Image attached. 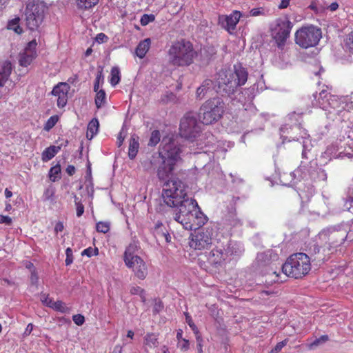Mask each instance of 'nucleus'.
Listing matches in <instances>:
<instances>
[{"label":"nucleus","mask_w":353,"mask_h":353,"mask_svg":"<svg viewBox=\"0 0 353 353\" xmlns=\"http://www.w3.org/2000/svg\"><path fill=\"white\" fill-rule=\"evenodd\" d=\"M139 137L134 134L131 136L130 142H129V148H128V157L130 159H134L139 149Z\"/></svg>","instance_id":"nucleus-19"},{"label":"nucleus","mask_w":353,"mask_h":353,"mask_svg":"<svg viewBox=\"0 0 353 353\" xmlns=\"http://www.w3.org/2000/svg\"><path fill=\"white\" fill-rule=\"evenodd\" d=\"M261 14V11L259 8H253L250 10V14L253 17L258 16Z\"/></svg>","instance_id":"nucleus-56"},{"label":"nucleus","mask_w":353,"mask_h":353,"mask_svg":"<svg viewBox=\"0 0 353 353\" xmlns=\"http://www.w3.org/2000/svg\"><path fill=\"white\" fill-rule=\"evenodd\" d=\"M5 196L7 199H9L12 196V192L10 190L6 188L5 190Z\"/></svg>","instance_id":"nucleus-63"},{"label":"nucleus","mask_w":353,"mask_h":353,"mask_svg":"<svg viewBox=\"0 0 353 353\" xmlns=\"http://www.w3.org/2000/svg\"><path fill=\"white\" fill-rule=\"evenodd\" d=\"M292 23L288 19H278L276 22V32L274 36V39L280 50H283L287 39L289 38Z\"/></svg>","instance_id":"nucleus-13"},{"label":"nucleus","mask_w":353,"mask_h":353,"mask_svg":"<svg viewBox=\"0 0 353 353\" xmlns=\"http://www.w3.org/2000/svg\"><path fill=\"white\" fill-rule=\"evenodd\" d=\"M176 164L164 162L162 160V163L159 166L157 169V176L161 181L168 180L173 173Z\"/></svg>","instance_id":"nucleus-17"},{"label":"nucleus","mask_w":353,"mask_h":353,"mask_svg":"<svg viewBox=\"0 0 353 353\" xmlns=\"http://www.w3.org/2000/svg\"><path fill=\"white\" fill-rule=\"evenodd\" d=\"M72 320L76 325L80 326L84 323L85 317L82 314H77L72 316Z\"/></svg>","instance_id":"nucleus-45"},{"label":"nucleus","mask_w":353,"mask_h":353,"mask_svg":"<svg viewBox=\"0 0 353 353\" xmlns=\"http://www.w3.org/2000/svg\"><path fill=\"white\" fill-rule=\"evenodd\" d=\"M111 78L110 83L112 86L117 85L121 80L120 70L118 67H112L110 72Z\"/></svg>","instance_id":"nucleus-31"},{"label":"nucleus","mask_w":353,"mask_h":353,"mask_svg":"<svg viewBox=\"0 0 353 353\" xmlns=\"http://www.w3.org/2000/svg\"><path fill=\"white\" fill-rule=\"evenodd\" d=\"M100 81L102 83L103 82V75L102 70L99 71L97 75V77L95 79L94 84V91L97 92V90H99V83Z\"/></svg>","instance_id":"nucleus-42"},{"label":"nucleus","mask_w":353,"mask_h":353,"mask_svg":"<svg viewBox=\"0 0 353 353\" xmlns=\"http://www.w3.org/2000/svg\"><path fill=\"white\" fill-rule=\"evenodd\" d=\"M212 84V81L210 79L205 80L203 83L197 88L196 92V98L202 99L206 94Z\"/></svg>","instance_id":"nucleus-26"},{"label":"nucleus","mask_w":353,"mask_h":353,"mask_svg":"<svg viewBox=\"0 0 353 353\" xmlns=\"http://www.w3.org/2000/svg\"><path fill=\"white\" fill-rule=\"evenodd\" d=\"M95 97V104L97 108H101L105 103L106 94L103 90H97Z\"/></svg>","instance_id":"nucleus-32"},{"label":"nucleus","mask_w":353,"mask_h":353,"mask_svg":"<svg viewBox=\"0 0 353 353\" xmlns=\"http://www.w3.org/2000/svg\"><path fill=\"white\" fill-rule=\"evenodd\" d=\"M248 72L241 65H234V69H221L218 72V83L228 94H233L236 90L243 85L248 80Z\"/></svg>","instance_id":"nucleus-4"},{"label":"nucleus","mask_w":353,"mask_h":353,"mask_svg":"<svg viewBox=\"0 0 353 353\" xmlns=\"http://www.w3.org/2000/svg\"><path fill=\"white\" fill-rule=\"evenodd\" d=\"M61 165L57 163V165L52 166L49 171V178L50 179L54 182L59 179H61Z\"/></svg>","instance_id":"nucleus-30"},{"label":"nucleus","mask_w":353,"mask_h":353,"mask_svg":"<svg viewBox=\"0 0 353 353\" xmlns=\"http://www.w3.org/2000/svg\"><path fill=\"white\" fill-rule=\"evenodd\" d=\"M41 301L46 306L52 308L53 305L54 301L49 297L48 294H42L41 296Z\"/></svg>","instance_id":"nucleus-43"},{"label":"nucleus","mask_w":353,"mask_h":353,"mask_svg":"<svg viewBox=\"0 0 353 353\" xmlns=\"http://www.w3.org/2000/svg\"><path fill=\"white\" fill-rule=\"evenodd\" d=\"M64 230L63 223L61 221H58L56 223L54 226V232L57 234L59 232H62Z\"/></svg>","instance_id":"nucleus-52"},{"label":"nucleus","mask_w":353,"mask_h":353,"mask_svg":"<svg viewBox=\"0 0 353 353\" xmlns=\"http://www.w3.org/2000/svg\"><path fill=\"white\" fill-rule=\"evenodd\" d=\"M241 17V13L239 11L234 10L230 15L219 16V23L231 34L236 29Z\"/></svg>","instance_id":"nucleus-16"},{"label":"nucleus","mask_w":353,"mask_h":353,"mask_svg":"<svg viewBox=\"0 0 353 353\" xmlns=\"http://www.w3.org/2000/svg\"><path fill=\"white\" fill-rule=\"evenodd\" d=\"M134 332L132 330L128 331L127 337L132 339L133 337H134Z\"/></svg>","instance_id":"nucleus-64"},{"label":"nucleus","mask_w":353,"mask_h":353,"mask_svg":"<svg viewBox=\"0 0 353 353\" xmlns=\"http://www.w3.org/2000/svg\"><path fill=\"white\" fill-rule=\"evenodd\" d=\"M182 335H183V330L181 329H179L177 330V333H176V338L178 340H181V339H182Z\"/></svg>","instance_id":"nucleus-62"},{"label":"nucleus","mask_w":353,"mask_h":353,"mask_svg":"<svg viewBox=\"0 0 353 353\" xmlns=\"http://www.w3.org/2000/svg\"><path fill=\"white\" fill-rule=\"evenodd\" d=\"M151 45V40L150 38L145 39L139 42L137 45L135 53L140 59H143L148 52Z\"/></svg>","instance_id":"nucleus-20"},{"label":"nucleus","mask_w":353,"mask_h":353,"mask_svg":"<svg viewBox=\"0 0 353 353\" xmlns=\"http://www.w3.org/2000/svg\"><path fill=\"white\" fill-rule=\"evenodd\" d=\"M314 251L315 253H319L322 251L324 254H329L330 252H332V247L330 243H326L323 247H319L316 245H314Z\"/></svg>","instance_id":"nucleus-37"},{"label":"nucleus","mask_w":353,"mask_h":353,"mask_svg":"<svg viewBox=\"0 0 353 353\" xmlns=\"http://www.w3.org/2000/svg\"><path fill=\"white\" fill-rule=\"evenodd\" d=\"M39 281V276L35 270L31 272L30 282L32 285H35L37 288Z\"/></svg>","instance_id":"nucleus-47"},{"label":"nucleus","mask_w":353,"mask_h":353,"mask_svg":"<svg viewBox=\"0 0 353 353\" xmlns=\"http://www.w3.org/2000/svg\"><path fill=\"white\" fill-rule=\"evenodd\" d=\"M66 259H65V265H70L73 262V254L72 250L70 248H68L65 250Z\"/></svg>","instance_id":"nucleus-44"},{"label":"nucleus","mask_w":353,"mask_h":353,"mask_svg":"<svg viewBox=\"0 0 353 353\" xmlns=\"http://www.w3.org/2000/svg\"><path fill=\"white\" fill-rule=\"evenodd\" d=\"M339 7V5L336 2L332 3L330 6V9L332 11L336 10Z\"/></svg>","instance_id":"nucleus-60"},{"label":"nucleus","mask_w":353,"mask_h":353,"mask_svg":"<svg viewBox=\"0 0 353 353\" xmlns=\"http://www.w3.org/2000/svg\"><path fill=\"white\" fill-rule=\"evenodd\" d=\"M37 42L35 39L28 42L24 50L19 55V63L22 67H28L37 57Z\"/></svg>","instance_id":"nucleus-14"},{"label":"nucleus","mask_w":353,"mask_h":353,"mask_svg":"<svg viewBox=\"0 0 353 353\" xmlns=\"http://www.w3.org/2000/svg\"><path fill=\"white\" fill-rule=\"evenodd\" d=\"M162 196L168 206L176 208L173 218L185 230H196L205 223L206 216L196 201L188 197L187 187L181 181L168 180L163 185Z\"/></svg>","instance_id":"nucleus-1"},{"label":"nucleus","mask_w":353,"mask_h":353,"mask_svg":"<svg viewBox=\"0 0 353 353\" xmlns=\"http://www.w3.org/2000/svg\"><path fill=\"white\" fill-rule=\"evenodd\" d=\"M183 345H181L182 350H187L189 347V341L187 339H183Z\"/></svg>","instance_id":"nucleus-58"},{"label":"nucleus","mask_w":353,"mask_h":353,"mask_svg":"<svg viewBox=\"0 0 353 353\" xmlns=\"http://www.w3.org/2000/svg\"><path fill=\"white\" fill-rule=\"evenodd\" d=\"M328 341L327 335H322L321 337L316 339L311 344L310 346H317L321 343H325Z\"/></svg>","instance_id":"nucleus-46"},{"label":"nucleus","mask_w":353,"mask_h":353,"mask_svg":"<svg viewBox=\"0 0 353 353\" xmlns=\"http://www.w3.org/2000/svg\"><path fill=\"white\" fill-rule=\"evenodd\" d=\"M26 26L30 30H36L41 24L44 17L43 6L39 3L30 1L25 10Z\"/></svg>","instance_id":"nucleus-11"},{"label":"nucleus","mask_w":353,"mask_h":353,"mask_svg":"<svg viewBox=\"0 0 353 353\" xmlns=\"http://www.w3.org/2000/svg\"><path fill=\"white\" fill-rule=\"evenodd\" d=\"M61 150V146L51 145L46 148L41 154V160L47 162L52 159Z\"/></svg>","instance_id":"nucleus-21"},{"label":"nucleus","mask_w":353,"mask_h":353,"mask_svg":"<svg viewBox=\"0 0 353 353\" xmlns=\"http://www.w3.org/2000/svg\"><path fill=\"white\" fill-rule=\"evenodd\" d=\"M32 330H33V325L32 323H29L27 325V327L26 329V332L28 333V334H30L31 332L32 331Z\"/></svg>","instance_id":"nucleus-61"},{"label":"nucleus","mask_w":353,"mask_h":353,"mask_svg":"<svg viewBox=\"0 0 353 353\" xmlns=\"http://www.w3.org/2000/svg\"><path fill=\"white\" fill-rule=\"evenodd\" d=\"M225 224L230 228H232L241 226L243 221L242 219L237 216L236 212H232L226 219Z\"/></svg>","instance_id":"nucleus-23"},{"label":"nucleus","mask_w":353,"mask_h":353,"mask_svg":"<svg viewBox=\"0 0 353 353\" xmlns=\"http://www.w3.org/2000/svg\"><path fill=\"white\" fill-rule=\"evenodd\" d=\"M290 0H281V3L279 6V8L281 9L286 8L290 5Z\"/></svg>","instance_id":"nucleus-55"},{"label":"nucleus","mask_w":353,"mask_h":353,"mask_svg":"<svg viewBox=\"0 0 353 353\" xmlns=\"http://www.w3.org/2000/svg\"><path fill=\"white\" fill-rule=\"evenodd\" d=\"M70 90V85L65 82H59L54 86L51 94L57 98L58 108H63L66 105Z\"/></svg>","instance_id":"nucleus-15"},{"label":"nucleus","mask_w":353,"mask_h":353,"mask_svg":"<svg viewBox=\"0 0 353 353\" xmlns=\"http://www.w3.org/2000/svg\"><path fill=\"white\" fill-rule=\"evenodd\" d=\"M344 49L346 52L353 54V30L344 39Z\"/></svg>","instance_id":"nucleus-29"},{"label":"nucleus","mask_w":353,"mask_h":353,"mask_svg":"<svg viewBox=\"0 0 353 353\" xmlns=\"http://www.w3.org/2000/svg\"><path fill=\"white\" fill-rule=\"evenodd\" d=\"M52 309L55 311L60 312L61 313H66L69 311V308L66 306L65 303L62 301H54Z\"/></svg>","instance_id":"nucleus-35"},{"label":"nucleus","mask_w":353,"mask_h":353,"mask_svg":"<svg viewBox=\"0 0 353 353\" xmlns=\"http://www.w3.org/2000/svg\"><path fill=\"white\" fill-rule=\"evenodd\" d=\"M310 257L303 252H296L290 255L281 266V272H272L274 282L282 283L285 281L281 277V273L285 276L294 279H301L309 274L311 270Z\"/></svg>","instance_id":"nucleus-2"},{"label":"nucleus","mask_w":353,"mask_h":353,"mask_svg":"<svg viewBox=\"0 0 353 353\" xmlns=\"http://www.w3.org/2000/svg\"><path fill=\"white\" fill-rule=\"evenodd\" d=\"M8 0H0V13L3 11V8H6Z\"/></svg>","instance_id":"nucleus-57"},{"label":"nucleus","mask_w":353,"mask_h":353,"mask_svg":"<svg viewBox=\"0 0 353 353\" xmlns=\"http://www.w3.org/2000/svg\"><path fill=\"white\" fill-rule=\"evenodd\" d=\"M185 316L186 323L188 324V325L192 330L193 333L196 335V341H199V340L202 341L201 335H200V332H199L197 326L195 325V323L192 321L191 316L188 312H185Z\"/></svg>","instance_id":"nucleus-27"},{"label":"nucleus","mask_w":353,"mask_h":353,"mask_svg":"<svg viewBox=\"0 0 353 353\" xmlns=\"http://www.w3.org/2000/svg\"><path fill=\"white\" fill-rule=\"evenodd\" d=\"M154 20H155V17L154 14H144L140 19V23H141V26H145L149 23L152 22Z\"/></svg>","instance_id":"nucleus-39"},{"label":"nucleus","mask_w":353,"mask_h":353,"mask_svg":"<svg viewBox=\"0 0 353 353\" xmlns=\"http://www.w3.org/2000/svg\"><path fill=\"white\" fill-rule=\"evenodd\" d=\"M99 0H76L77 8L81 10H87L94 7Z\"/></svg>","instance_id":"nucleus-25"},{"label":"nucleus","mask_w":353,"mask_h":353,"mask_svg":"<svg viewBox=\"0 0 353 353\" xmlns=\"http://www.w3.org/2000/svg\"><path fill=\"white\" fill-rule=\"evenodd\" d=\"M84 212V206L81 203H77V216L80 217Z\"/></svg>","instance_id":"nucleus-53"},{"label":"nucleus","mask_w":353,"mask_h":353,"mask_svg":"<svg viewBox=\"0 0 353 353\" xmlns=\"http://www.w3.org/2000/svg\"><path fill=\"white\" fill-rule=\"evenodd\" d=\"M123 141H124V137H122V133L120 132L118 136V141H117L119 147H120L123 144Z\"/></svg>","instance_id":"nucleus-59"},{"label":"nucleus","mask_w":353,"mask_h":353,"mask_svg":"<svg viewBox=\"0 0 353 353\" xmlns=\"http://www.w3.org/2000/svg\"><path fill=\"white\" fill-rule=\"evenodd\" d=\"M163 308V305L161 301L157 302L153 307V312L154 314L159 313Z\"/></svg>","instance_id":"nucleus-51"},{"label":"nucleus","mask_w":353,"mask_h":353,"mask_svg":"<svg viewBox=\"0 0 353 353\" xmlns=\"http://www.w3.org/2000/svg\"><path fill=\"white\" fill-rule=\"evenodd\" d=\"M321 38V30L314 26H303L295 33V42L302 48L316 46Z\"/></svg>","instance_id":"nucleus-8"},{"label":"nucleus","mask_w":353,"mask_h":353,"mask_svg":"<svg viewBox=\"0 0 353 353\" xmlns=\"http://www.w3.org/2000/svg\"><path fill=\"white\" fill-rule=\"evenodd\" d=\"M96 230L98 232L105 234L110 230V223L108 222L99 221L96 225Z\"/></svg>","instance_id":"nucleus-38"},{"label":"nucleus","mask_w":353,"mask_h":353,"mask_svg":"<svg viewBox=\"0 0 353 353\" xmlns=\"http://www.w3.org/2000/svg\"><path fill=\"white\" fill-rule=\"evenodd\" d=\"M76 171L75 167L72 165H68L66 168V172L68 175L72 176Z\"/></svg>","instance_id":"nucleus-54"},{"label":"nucleus","mask_w":353,"mask_h":353,"mask_svg":"<svg viewBox=\"0 0 353 353\" xmlns=\"http://www.w3.org/2000/svg\"><path fill=\"white\" fill-rule=\"evenodd\" d=\"M59 117L57 115L51 116L46 122L43 129L46 131H50L58 122Z\"/></svg>","instance_id":"nucleus-36"},{"label":"nucleus","mask_w":353,"mask_h":353,"mask_svg":"<svg viewBox=\"0 0 353 353\" xmlns=\"http://www.w3.org/2000/svg\"><path fill=\"white\" fill-rule=\"evenodd\" d=\"M144 345L150 348L158 346V335L153 332L147 333L144 337Z\"/></svg>","instance_id":"nucleus-24"},{"label":"nucleus","mask_w":353,"mask_h":353,"mask_svg":"<svg viewBox=\"0 0 353 353\" xmlns=\"http://www.w3.org/2000/svg\"><path fill=\"white\" fill-rule=\"evenodd\" d=\"M288 342V339H285V340L278 343L273 348L274 351H275L277 353L279 352L282 350V348L287 345Z\"/></svg>","instance_id":"nucleus-49"},{"label":"nucleus","mask_w":353,"mask_h":353,"mask_svg":"<svg viewBox=\"0 0 353 353\" xmlns=\"http://www.w3.org/2000/svg\"><path fill=\"white\" fill-rule=\"evenodd\" d=\"M152 233L155 238L165 239V241L168 243L171 241V236L166 230L162 222L158 221L154 227L152 228Z\"/></svg>","instance_id":"nucleus-18"},{"label":"nucleus","mask_w":353,"mask_h":353,"mask_svg":"<svg viewBox=\"0 0 353 353\" xmlns=\"http://www.w3.org/2000/svg\"><path fill=\"white\" fill-rule=\"evenodd\" d=\"M99 123L97 119H92L88 123L86 136L90 139H92L98 132Z\"/></svg>","instance_id":"nucleus-22"},{"label":"nucleus","mask_w":353,"mask_h":353,"mask_svg":"<svg viewBox=\"0 0 353 353\" xmlns=\"http://www.w3.org/2000/svg\"><path fill=\"white\" fill-rule=\"evenodd\" d=\"M11 73L10 63H7L0 70V86H3Z\"/></svg>","instance_id":"nucleus-28"},{"label":"nucleus","mask_w":353,"mask_h":353,"mask_svg":"<svg viewBox=\"0 0 353 353\" xmlns=\"http://www.w3.org/2000/svg\"><path fill=\"white\" fill-rule=\"evenodd\" d=\"M213 232L212 228H205L192 233L189 245L196 250L208 249L212 244Z\"/></svg>","instance_id":"nucleus-12"},{"label":"nucleus","mask_w":353,"mask_h":353,"mask_svg":"<svg viewBox=\"0 0 353 353\" xmlns=\"http://www.w3.org/2000/svg\"><path fill=\"white\" fill-rule=\"evenodd\" d=\"M161 140V134L159 130H154L151 132V135L148 141L149 146L157 145Z\"/></svg>","instance_id":"nucleus-34"},{"label":"nucleus","mask_w":353,"mask_h":353,"mask_svg":"<svg viewBox=\"0 0 353 353\" xmlns=\"http://www.w3.org/2000/svg\"><path fill=\"white\" fill-rule=\"evenodd\" d=\"M12 223V219L8 216L0 215V223L10 225Z\"/></svg>","instance_id":"nucleus-50"},{"label":"nucleus","mask_w":353,"mask_h":353,"mask_svg":"<svg viewBox=\"0 0 353 353\" xmlns=\"http://www.w3.org/2000/svg\"><path fill=\"white\" fill-rule=\"evenodd\" d=\"M201 132V127L193 113L187 112L181 119L179 134L181 137L193 142L200 137Z\"/></svg>","instance_id":"nucleus-7"},{"label":"nucleus","mask_w":353,"mask_h":353,"mask_svg":"<svg viewBox=\"0 0 353 353\" xmlns=\"http://www.w3.org/2000/svg\"><path fill=\"white\" fill-rule=\"evenodd\" d=\"M137 246L130 244L125 250L123 259L125 266L132 270L135 277L140 280H144L148 275V266L144 260L136 252Z\"/></svg>","instance_id":"nucleus-6"},{"label":"nucleus","mask_w":353,"mask_h":353,"mask_svg":"<svg viewBox=\"0 0 353 353\" xmlns=\"http://www.w3.org/2000/svg\"><path fill=\"white\" fill-rule=\"evenodd\" d=\"M225 112V104L219 97L205 101L199 109V117L204 125H210L218 121Z\"/></svg>","instance_id":"nucleus-5"},{"label":"nucleus","mask_w":353,"mask_h":353,"mask_svg":"<svg viewBox=\"0 0 353 353\" xmlns=\"http://www.w3.org/2000/svg\"><path fill=\"white\" fill-rule=\"evenodd\" d=\"M130 293L132 294H139V295H140L141 299H142V301L143 302L145 301V296H144L145 291L141 287H139V286L132 287L131 289H130Z\"/></svg>","instance_id":"nucleus-40"},{"label":"nucleus","mask_w":353,"mask_h":353,"mask_svg":"<svg viewBox=\"0 0 353 353\" xmlns=\"http://www.w3.org/2000/svg\"><path fill=\"white\" fill-rule=\"evenodd\" d=\"M181 147L173 139L163 137L159 149V156L164 162L176 164L181 160Z\"/></svg>","instance_id":"nucleus-10"},{"label":"nucleus","mask_w":353,"mask_h":353,"mask_svg":"<svg viewBox=\"0 0 353 353\" xmlns=\"http://www.w3.org/2000/svg\"><path fill=\"white\" fill-rule=\"evenodd\" d=\"M227 254L222 249L215 248L208 253H201L198 255V264L199 267L208 271L212 268H219L221 267L226 259Z\"/></svg>","instance_id":"nucleus-9"},{"label":"nucleus","mask_w":353,"mask_h":353,"mask_svg":"<svg viewBox=\"0 0 353 353\" xmlns=\"http://www.w3.org/2000/svg\"><path fill=\"white\" fill-rule=\"evenodd\" d=\"M169 63L174 67L189 66L197 57L193 44L184 39L172 43L168 51Z\"/></svg>","instance_id":"nucleus-3"},{"label":"nucleus","mask_w":353,"mask_h":353,"mask_svg":"<svg viewBox=\"0 0 353 353\" xmlns=\"http://www.w3.org/2000/svg\"><path fill=\"white\" fill-rule=\"evenodd\" d=\"M8 28L14 30L19 34H21L23 30L19 26V18L17 17L10 21L8 23Z\"/></svg>","instance_id":"nucleus-33"},{"label":"nucleus","mask_w":353,"mask_h":353,"mask_svg":"<svg viewBox=\"0 0 353 353\" xmlns=\"http://www.w3.org/2000/svg\"><path fill=\"white\" fill-rule=\"evenodd\" d=\"M81 254L86 255L88 257H91L92 256H97L99 254V250L97 248H92V247H89L83 250Z\"/></svg>","instance_id":"nucleus-41"},{"label":"nucleus","mask_w":353,"mask_h":353,"mask_svg":"<svg viewBox=\"0 0 353 353\" xmlns=\"http://www.w3.org/2000/svg\"><path fill=\"white\" fill-rule=\"evenodd\" d=\"M95 39L99 43H103L108 41V37L105 34L101 32L97 34Z\"/></svg>","instance_id":"nucleus-48"}]
</instances>
